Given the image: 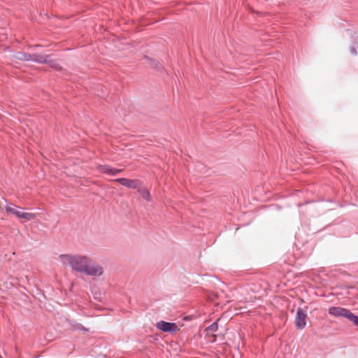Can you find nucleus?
<instances>
[{
    "mask_svg": "<svg viewBox=\"0 0 358 358\" xmlns=\"http://www.w3.org/2000/svg\"><path fill=\"white\" fill-rule=\"evenodd\" d=\"M63 264L71 268L73 271L88 276L100 277L104 273L103 266L92 258L81 255H60Z\"/></svg>",
    "mask_w": 358,
    "mask_h": 358,
    "instance_id": "f257e3e1",
    "label": "nucleus"
},
{
    "mask_svg": "<svg viewBox=\"0 0 358 358\" xmlns=\"http://www.w3.org/2000/svg\"><path fill=\"white\" fill-rule=\"evenodd\" d=\"M15 58L20 60L34 61L38 63H45L56 70H60L62 69L58 63L56 61L51 60L48 55H30L19 52L15 55Z\"/></svg>",
    "mask_w": 358,
    "mask_h": 358,
    "instance_id": "f03ea898",
    "label": "nucleus"
},
{
    "mask_svg": "<svg viewBox=\"0 0 358 358\" xmlns=\"http://www.w3.org/2000/svg\"><path fill=\"white\" fill-rule=\"evenodd\" d=\"M6 209L8 212L14 214L17 217L24 219L27 221H29L36 218V214L22 212L20 210V208L13 205H8L6 207Z\"/></svg>",
    "mask_w": 358,
    "mask_h": 358,
    "instance_id": "7ed1b4c3",
    "label": "nucleus"
},
{
    "mask_svg": "<svg viewBox=\"0 0 358 358\" xmlns=\"http://www.w3.org/2000/svg\"><path fill=\"white\" fill-rule=\"evenodd\" d=\"M307 315L302 308L297 310L296 316L295 319L296 327L299 329L305 328L306 325Z\"/></svg>",
    "mask_w": 358,
    "mask_h": 358,
    "instance_id": "20e7f679",
    "label": "nucleus"
},
{
    "mask_svg": "<svg viewBox=\"0 0 358 358\" xmlns=\"http://www.w3.org/2000/svg\"><path fill=\"white\" fill-rule=\"evenodd\" d=\"M114 182H119L122 185L132 189L138 188L141 185V181L138 180H132L124 178H117L113 180Z\"/></svg>",
    "mask_w": 358,
    "mask_h": 358,
    "instance_id": "39448f33",
    "label": "nucleus"
},
{
    "mask_svg": "<svg viewBox=\"0 0 358 358\" xmlns=\"http://www.w3.org/2000/svg\"><path fill=\"white\" fill-rule=\"evenodd\" d=\"M157 327L164 332H174L178 330V327L175 323L164 321L158 322Z\"/></svg>",
    "mask_w": 358,
    "mask_h": 358,
    "instance_id": "423d86ee",
    "label": "nucleus"
},
{
    "mask_svg": "<svg viewBox=\"0 0 358 358\" xmlns=\"http://www.w3.org/2000/svg\"><path fill=\"white\" fill-rule=\"evenodd\" d=\"M348 309L341 307L331 306L329 308L328 313L335 317H343L346 314Z\"/></svg>",
    "mask_w": 358,
    "mask_h": 358,
    "instance_id": "0eeeda50",
    "label": "nucleus"
},
{
    "mask_svg": "<svg viewBox=\"0 0 358 358\" xmlns=\"http://www.w3.org/2000/svg\"><path fill=\"white\" fill-rule=\"evenodd\" d=\"M97 169L103 173H106V174H108V175H110V176H113V168L108 166V165H99L97 166Z\"/></svg>",
    "mask_w": 358,
    "mask_h": 358,
    "instance_id": "6e6552de",
    "label": "nucleus"
},
{
    "mask_svg": "<svg viewBox=\"0 0 358 358\" xmlns=\"http://www.w3.org/2000/svg\"><path fill=\"white\" fill-rule=\"evenodd\" d=\"M345 317L348 318L350 321L353 322L355 325L358 326V316L354 315L350 310H347Z\"/></svg>",
    "mask_w": 358,
    "mask_h": 358,
    "instance_id": "1a4fd4ad",
    "label": "nucleus"
},
{
    "mask_svg": "<svg viewBox=\"0 0 358 358\" xmlns=\"http://www.w3.org/2000/svg\"><path fill=\"white\" fill-rule=\"evenodd\" d=\"M138 192L145 200H146L148 201H151V196L150 194L149 191L147 189H145V188L139 189Z\"/></svg>",
    "mask_w": 358,
    "mask_h": 358,
    "instance_id": "9d476101",
    "label": "nucleus"
},
{
    "mask_svg": "<svg viewBox=\"0 0 358 358\" xmlns=\"http://www.w3.org/2000/svg\"><path fill=\"white\" fill-rule=\"evenodd\" d=\"M123 171V169H113V176H115L116 174L122 172Z\"/></svg>",
    "mask_w": 358,
    "mask_h": 358,
    "instance_id": "9b49d317",
    "label": "nucleus"
},
{
    "mask_svg": "<svg viewBox=\"0 0 358 358\" xmlns=\"http://www.w3.org/2000/svg\"><path fill=\"white\" fill-rule=\"evenodd\" d=\"M210 329L212 330L216 329H217V324H213V325H211Z\"/></svg>",
    "mask_w": 358,
    "mask_h": 358,
    "instance_id": "f8f14e48",
    "label": "nucleus"
}]
</instances>
